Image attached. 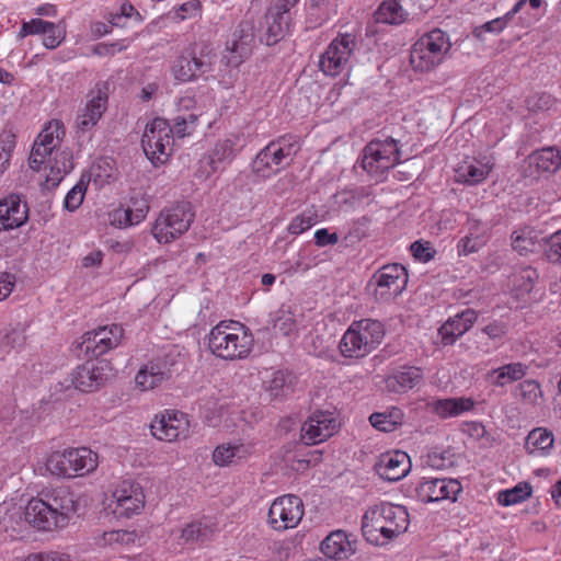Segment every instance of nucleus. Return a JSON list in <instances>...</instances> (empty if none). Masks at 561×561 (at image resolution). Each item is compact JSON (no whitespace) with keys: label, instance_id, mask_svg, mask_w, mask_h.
Masks as SVG:
<instances>
[{"label":"nucleus","instance_id":"nucleus-23","mask_svg":"<svg viewBox=\"0 0 561 561\" xmlns=\"http://www.w3.org/2000/svg\"><path fill=\"white\" fill-rule=\"evenodd\" d=\"M28 220V206L18 194L0 201V231L22 227Z\"/></svg>","mask_w":561,"mask_h":561},{"label":"nucleus","instance_id":"nucleus-17","mask_svg":"<svg viewBox=\"0 0 561 561\" xmlns=\"http://www.w3.org/2000/svg\"><path fill=\"white\" fill-rule=\"evenodd\" d=\"M337 428L333 413L316 411L304 422L300 430V440L304 445H317L331 437Z\"/></svg>","mask_w":561,"mask_h":561},{"label":"nucleus","instance_id":"nucleus-33","mask_svg":"<svg viewBox=\"0 0 561 561\" xmlns=\"http://www.w3.org/2000/svg\"><path fill=\"white\" fill-rule=\"evenodd\" d=\"M250 447L244 444H221L213 453V460L218 466L238 463L250 455Z\"/></svg>","mask_w":561,"mask_h":561},{"label":"nucleus","instance_id":"nucleus-9","mask_svg":"<svg viewBox=\"0 0 561 561\" xmlns=\"http://www.w3.org/2000/svg\"><path fill=\"white\" fill-rule=\"evenodd\" d=\"M400 156L396 139H374L363 150L362 168L371 175H383L400 162Z\"/></svg>","mask_w":561,"mask_h":561},{"label":"nucleus","instance_id":"nucleus-34","mask_svg":"<svg viewBox=\"0 0 561 561\" xmlns=\"http://www.w3.org/2000/svg\"><path fill=\"white\" fill-rule=\"evenodd\" d=\"M554 436L551 431L537 427L530 431L526 437L525 449L528 454L546 455L553 447Z\"/></svg>","mask_w":561,"mask_h":561},{"label":"nucleus","instance_id":"nucleus-32","mask_svg":"<svg viewBox=\"0 0 561 561\" xmlns=\"http://www.w3.org/2000/svg\"><path fill=\"white\" fill-rule=\"evenodd\" d=\"M26 523V510L16 504L0 505V528L13 536Z\"/></svg>","mask_w":561,"mask_h":561},{"label":"nucleus","instance_id":"nucleus-4","mask_svg":"<svg viewBox=\"0 0 561 561\" xmlns=\"http://www.w3.org/2000/svg\"><path fill=\"white\" fill-rule=\"evenodd\" d=\"M217 53L210 44L194 43L184 48L174 59L171 72L180 83L205 80L214 71L217 62Z\"/></svg>","mask_w":561,"mask_h":561},{"label":"nucleus","instance_id":"nucleus-52","mask_svg":"<svg viewBox=\"0 0 561 561\" xmlns=\"http://www.w3.org/2000/svg\"><path fill=\"white\" fill-rule=\"evenodd\" d=\"M53 126L51 124L45 128L36 138L35 142L39 147H51V150L57 147V144L59 142V134H65V130L60 126V123L58 121L55 122V131L51 130Z\"/></svg>","mask_w":561,"mask_h":561},{"label":"nucleus","instance_id":"nucleus-28","mask_svg":"<svg viewBox=\"0 0 561 561\" xmlns=\"http://www.w3.org/2000/svg\"><path fill=\"white\" fill-rule=\"evenodd\" d=\"M422 380V371L417 367L403 366L393 370L386 379L385 387L389 392L404 393L413 389Z\"/></svg>","mask_w":561,"mask_h":561},{"label":"nucleus","instance_id":"nucleus-63","mask_svg":"<svg viewBox=\"0 0 561 561\" xmlns=\"http://www.w3.org/2000/svg\"><path fill=\"white\" fill-rule=\"evenodd\" d=\"M44 35L43 44L48 49L58 47L64 41V34L61 28L54 23V30L48 31Z\"/></svg>","mask_w":561,"mask_h":561},{"label":"nucleus","instance_id":"nucleus-5","mask_svg":"<svg viewBox=\"0 0 561 561\" xmlns=\"http://www.w3.org/2000/svg\"><path fill=\"white\" fill-rule=\"evenodd\" d=\"M385 333V327L378 320L354 321L343 334L339 350L346 358H363L381 344Z\"/></svg>","mask_w":561,"mask_h":561},{"label":"nucleus","instance_id":"nucleus-16","mask_svg":"<svg viewBox=\"0 0 561 561\" xmlns=\"http://www.w3.org/2000/svg\"><path fill=\"white\" fill-rule=\"evenodd\" d=\"M115 507L113 513L116 517L129 518L139 514L145 506V494L139 483L131 480H124L113 492Z\"/></svg>","mask_w":561,"mask_h":561},{"label":"nucleus","instance_id":"nucleus-31","mask_svg":"<svg viewBox=\"0 0 561 561\" xmlns=\"http://www.w3.org/2000/svg\"><path fill=\"white\" fill-rule=\"evenodd\" d=\"M492 168L493 162L489 158L473 159L470 162H465L457 172L462 182L477 185L486 179Z\"/></svg>","mask_w":561,"mask_h":561},{"label":"nucleus","instance_id":"nucleus-24","mask_svg":"<svg viewBox=\"0 0 561 561\" xmlns=\"http://www.w3.org/2000/svg\"><path fill=\"white\" fill-rule=\"evenodd\" d=\"M411 469V460L404 451L387 453L379 457L375 465L377 474L387 481H399Z\"/></svg>","mask_w":561,"mask_h":561},{"label":"nucleus","instance_id":"nucleus-54","mask_svg":"<svg viewBox=\"0 0 561 561\" xmlns=\"http://www.w3.org/2000/svg\"><path fill=\"white\" fill-rule=\"evenodd\" d=\"M131 207L125 210L126 222L128 225H136L144 220L149 210L147 201H136L134 197L130 198Z\"/></svg>","mask_w":561,"mask_h":561},{"label":"nucleus","instance_id":"nucleus-12","mask_svg":"<svg viewBox=\"0 0 561 561\" xmlns=\"http://www.w3.org/2000/svg\"><path fill=\"white\" fill-rule=\"evenodd\" d=\"M409 275L399 263L380 267L371 277L368 287L374 286V296L379 301H390L399 296L408 284Z\"/></svg>","mask_w":561,"mask_h":561},{"label":"nucleus","instance_id":"nucleus-14","mask_svg":"<svg viewBox=\"0 0 561 561\" xmlns=\"http://www.w3.org/2000/svg\"><path fill=\"white\" fill-rule=\"evenodd\" d=\"M304 504L299 496L283 495L274 500L268 511V523L275 530L294 528L301 520Z\"/></svg>","mask_w":561,"mask_h":561},{"label":"nucleus","instance_id":"nucleus-57","mask_svg":"<svg viewBox=\"0 0 561 561\" xmlns=\"http://www.w3.org/2000/svg\"><path fill=\"white\" fill-rule=\"evenodd\" d=\"M316 224V219L310 213H302L296 216L288 226V232L291 234H300L310 229Z\"/></svg>","mask_w":561,"mask_h":561},{"label":"nucleus","instance_id":"nucleus-19","mask_svg":"<svg viewBox=\"0 0 561 561\" xmlns=\"http://www.w3.org/2000/svg\"><path fill=\"white\" fill-rule=\"evenodd\" d=\"M254 44V25L249 21L241 22L227 42L228 65L240 66L252 54Z\"/></svg>","mask_w":561,"mask_h":561},{"label":"nucleus","instance_id":"nucleus-11","mask_svg":"<svg viewBox=\"0 0 561 561\" xmlns=\"http://www.w3.org/2000/svg\"><path fill=\"white\" fill-rule=\"evenodd\" d=\"M295 154V145L286 137H279L259 151L252 162V171L259 176L268 178L283 165H288Z\"/></svg>","mask_w":561,"mask_h":561},{"label":"nucleus","instance_id":"nucleus-39","mask_svg":"<svg viewBox=\"0 0 561 561\" xmlns=\"http://www.w3.org/2000/svg\"><path fill=\"white\" fill-rule=\"evenodd\" d=\"M370 424L378 431L390 433L398 428L403 421V412L399 408H392L389 412H376L369 416Z\"/></svg>","mask_w":561,"mask_h":561},{"label":"nucleus","instance_id":"nucleus-48","mask_svg":"<svg viewBox=\"0 0 561 561\" xmlns=\"http://www.w3.org/2000/svg\"><path fill=\"white\" fill-rule=\"evenodd\" d=\"M321 451L320 450H312L309 451L308 455H301L299 451H297L293 458L288 459L289 467L297 471V472H304L307 469H309L311 466L317 465L321 460Z\"/></svg>","mask_w":561,"mask_h":561},{"label":"nucleus","instance_id":"nucleus-22","mask_svg":"<svg viewBox=\"0 0 561 561\" xmlns=\"http://www.w3.org/2000/svg\"><path fill=\"white\" fill-rule=\"evenodd\" d=\"M92 98L84 108L77 116V127L82 133L92 129L101 119L107 107V85L106 83L98 84L95 90L91 92Z\"/></svg>","mask_w":561,"mask_h":561},{"label":"nucleus","instance_id":"nucleus-29","mask_svg":"<svg viewBox=\"0 0 561 561\" xmlns=\"http://www.w3.org/2000/svg\"><path fill=\"white\" fill-rule=\"evenodd\" d=\"M320 549L324 557L339 561L356 551L352 546L350 536L343 530L330 533L321 542Z\"/></svg>","mask_w":561,"mask_h":561},{"label":"nucleus","instance_id":"nucleus-38","mask_svg":"<svg viewBox=\"0 0 561 561\" xmlns=\"http://www.w3.org/2000/svg\"><path fill=\"white\" fill-rule=\"evenodd\" d=\"M215 524L209 522H192L182 529L181 539L186 543L205 542L210 539L215 533Z\"/></svg>","mask_w":561,"mask_h":561},{"label":"nucleus","instance_id":"nucleus-49","mask_svg":"<svg viewBox=\"0 0 561 561\" xmlns=\"http://www.w3.org/2000/svg\"><path fill=\"white\" fill-rule=\"evenodd\" d=\"M15 147V135L4 130L0 134V173L9 167L12 151Z\"/></svg>","mask_w":561,"mask_h":561},{"label":"nucleus","instance_id":"nucleus-35","mask_svg":"<svg viewBox=\"0 0 561 561\" xmlns=\"http://www.w3.org/2000/svg\"><path fill=\"white\" fill-rule=\"evenodd\" d=\"M295 377L285 370L273 373L272 378L266 382V391L274 400H282L294 391Z\"/></svg>","mask_w":561,"mask_h":561},{"label":"nucleus","instance_id":"nucleus-47","mask_svg":"<svg viewBox=\"0 0 561 561\" xmlns=\"http://www.w3.org/2000/svg\"><path fill=\"white\" fill-rule=\"evenodd\" d=\"M140 535L136 530H111L103 533V545L113 546L115 543L122 546H131L140 540Z\"/></svg>","mask_w":561,"mask_h":561},{"label":"nucleus","instance_id":"nucleus-56","mask_svg":"<svg viewBox=\"0 0 561 561\" xmlns=\"http://www.w3.org/2000/svg\"><path fill=\"white\" fill-rule=\"evenodd\" d=\"M540 394V385L536 380H524L516 388V396H519L528 403L536 402Z\"/></svg>","mask_w":561,"mask_h":561},{"label":"nucleus","instance_id":"nucleus-45","mask_svg":"<svg viewBox=\"0 0 561 561\" xmlns=\"http://www.w3.org/2000/svg\"><path fill=\"white\" fill-rule=\"evenodd\" d=\"M531 485L528 482H519L513 489L499 492L497 502L503 506L520 503L531 495Z\"/></svg>","mask_w":561,"mask_h":561},{"label":"nucleus","instance_id":"nucleus-15","mask_svg":"<svg viewBox=\"0 0 561 561\" xmlns=\"http://www.w3.org/2000/svg\"><path fill=\"white\" fill-rule=\"evenodd\" d=\"M114 376L107 360H88L72 373V385L82 392H94Z\"/></svg>","mask_w":561,"mask_h":561},{"label":"nucleus","instance_id":"nucleus-1","mask_svg":"<svg viewBox=\"0 0 561 561\" xmlns=\"http://www.w3.org/2000/svg\"><path fill=\"white\" fill-rule=\"evenodd\" d=\"M197 122L198 116L193 113L176 116L173 118L172 126L165 118H154L147 124L141 137L146 157L153 165L167 162L173 151L174 135L180 138L191 135L195 130Z\"/></svg>","mask_w":561,"mask_h":561},{"label":"nucleus","instance_id":"nucleus-61","mask_svg":"<svg viewBox=\"0 0 561 561\" xmlns=\"http://www.w3.org/2000/svg\"><path fill=\"white\" fill-rule=\"evenodd\" d=\"M481 247V241L478 237L466 236L461 238L458 242V253L459 255H468L473 252H477Z\"/></svg>","mask_w":561,"mask_h":561},{"label":"nucleus","instance_id":"nucleus-13","mask_svg":"<svg viewBox=\"0 0 561 561\" xmlns=\"http://www.w3.org/2000/svg\"><path fill=\"white\" fill-rule=\"evenodd\" d=\"M123 335L124 329L119 324L99 328L98 330L84 333L77 347L80 354L98 358L117 347L122 342Z\"/></svg>","mask_w":561,"mask_h":561},{"label":"nucleus","instance_id":"nucleus-7","mask_svg":"<svg viewBox=\"0 0 561 561\" xmlns=\"http://www.w3.org/2000/svg\"><path fill=\"white\" fill-rule=\"evenodd\" d=\"M96 467L98 454L87 447L53 453L46 461V468L51 474L64 478L85 476Z\"/></svg>","mask_w":561,"mask_h":561},{"label":"nucleus","instance_id":"nucleus-58","mask_svg":"<svg viewBox=\"0 0 561 561\" xmlns=\"http://www.w3.org/2000/svg\"><path fill=\"white\" fill-rule=\"evenodd\" d=\"M410 250L416 260L424 263L431 261L435 254V250L430 247L428 242L415 241L411 244Z\"/></svg>","mask_w":561,"mask_h":561},{"label":"nucleus","instance_id":"nucleus-18","mask_svg":"<svg viewBox=\"0 0 561 561\" xmlns=\"http://www.w3.org/2000/svg\"><path fill=\"white\" fill-rule=\"evenodd\" d=\"M417 499L423 503L450 500L455 502L462 491L461 483L456 479L430 478L423 479L415 489Z\"/></svg>","mask_w":561,"mask_h":561},{"label":"nucleus","instance_id":"nucleus-60","mask_svg":"<svg viewBox=\"0 0 561 561\" xmlns=\"http://www.w3.org/2000/svg\"><path fill=\"white\" fill-rule=\"evenodd\" d=\"M168 422H172V427H176L175 432H179V438L180 437H186L187 435V425L188 422L184 417L183 413L176 412V411H167Z\"/></svg>","mask_w":561,"mask_h":561},{"label":"nucleus","instance_id":"nucleus-21","mask_svg":"<svg viewBox=\"0 0 561 561\" xmlns=\"http://www.w3.org/2000/svg\"><path fill=\"white\" fill-rule=\"evenodd\" d=\"M291 26L293 16L270 7L264 15L259 39L266 46L276 45L289 34Z\"/></svg>","mask_w":561,"mask_h":561},{"label":"nucleus","instance_id":"nucleus-55","mask_svg":"<svg viewBox=\"0 0 561 561\" xmlns=\"http://www.w3.org/2000/svg\"><path fill=\"white\" fill-rule=\"evenodd\" d=\"M54 30V23L44 21L42 19H32L28 22H23L19 36L25 37L34 34H46L48 31Z\"/></svg>","mask_w":561,"mask_h":561},{"label":"nucleus","instance_id":"nucleus-50","mask_svg":"<svg viewBox=\"0 0 561 561\" xmlns=\"http://www.w3.org/2000/svg\"><path fill=\"white\" fill-rule=\"evenodd\" d=\"M273 327L282 334L290 335L296 330V321L291 311L280 308L275 314Z\"/></svg>","mask_w":561,"mask_h":561},{"label":"nucleus","instance_id":"nucleus-51","mask_svg":"<svg viewBox=\"0 0 561 561\" xmlns=\"http://www.w3.org/2000/svg\"><path fill=\"white\" fill-rule=\"evenodd\" d=\"M545 256L550 263L561 265V229L545 240Z\"/></svg>","mask_w":561,"mask_h":561},{"label":"nucleus","instance_id":"nucleus-30","mask_svg":"<svg viewBox=\"0 0 561 561\" xmlns=\"http://www.w3.org/2000/svg\"><path fill=\"white\" fill-rule=\"evenodd\" d=\"M539 279V274L536 268L531 266H522L515 271L512 278L513 297L518 301L527 302L530 293L533 291L536 283Z\"/></svg>","mask_w":561,"mask_h":561},{"label":"nucleus","instance_id":"nucleus-20","mask_svg":"<svg viewBox=\"0 0 561 561\" xmlns=\"http://www.w3.org/2000/svg\"><path fill=\"white\" fill-rule=\"evenodd\" d=\"M54 515H57L65 527L70 517L78 510V501L75 493L67 486H58L51 490L41 492L38 496Z\"/></svg>","mask_w":561,"mask_h":561},{"label":"nucleus","instance_id":"nucleus-8","mask_svg":"<svg viewBox=\"0 0 561 561\" xmlns=\"http://www.w3.org/2000/svg\"><path fill=\"white\" fill-rule=\"evenodd\" d=\"M193 219L191 204L181 202L160 213L152 227V234L159 243H169L186 232Z\"/></svg>","mask_w":561,"mask_h":561},{"label":"nucleus","instance_id":"nucleus-25","mask_svg":"<svg viewBox=\"0 0 561 561\" xmlns=\"http://www.w3.org/2000/svg\"><path fill=\"white\" fill-rule=\"evenodd\" d=\"M477 319V312L470 308L449 318L438 330L442 344L444 346L453 345L458 337L470 330Z\"/></svg>","mask_w":561,"mask_h":561},{"label":"nucleus","instance_id":"nucleus-3","mask_svg":"<svg viewBox=\"0 0 561 561\" xmlns=\"http://www.w3.org/2000/svg\"><path fill=\"white\" fill-rule=\"evenodd\" d=\"M253 336L248 328L239 322H219L209 333L208 347L219 358L243 359L253 348Z\"/></svg>","mask_w":561,"mask_h":561},{"label":"nucleus","instance_id":"nucleus-27","mask_svg":"<svg viewBox=\"0 0 561 561\" xmlns=\"http://www.w3.org/2000/svg\"><path fill=\"white\" fill-rule=\"evenodd\" d=\"M171 375L172 373L167 360H151L137 373L135 382L137 387L146 391L160 386L163 381L168 380Z\"/></svg>","mask_w":561,"mask_h":561},{"label":"nucleus","instance_id":"nucleus-37","mask_svg":"<svg viewBox=\"0 0 561 561\" xmlns=\"http://www.w3.org/2000/svg\"><path fill=\"white\" fill-rule=\"evenodd\" d=\"M474 407V401L470 398H448L437 400L434 403V411L440 417H451L470 411Z\"/></svg>","mask_w":561,"mask_h":561},{"label":"nucleus","instance_id":"nucleus-43","mask_svg":"<svg viewBox=\"0 0 561 561\" xmlns=\"http://www.w3.org/2000/svg\"><path fill=\"white\" fill-rule=\"evenodd\" d=\"M524 5H525V0H519L513 7V9L510 12H507L504 16L496 18L492 21H489V22L482 24L479 27H476L473 30V35L478 38H481V35L483 32L499 34L500 32H502L504 30V27L506 26L507 22L512 19V16L514 14L518 13Z\"/></svg>","mask_w":561,"mask_h":561},{"label":"nucleus","instance_id":"nucleus-6","mask_svg":"<svg viewBox=\"0 0 561 561\" xmlns=\"http://www.w3.org/2000/svg\"><path fill=\"white\" fill-rule=\"evenodd\" d=\"M450 46L448 35L439 28H434L413 44L410 62L414 70L428 71L443 61Z\"/></svg>","mask_w":561,"mask_h":561},{"label":"nucleus","instance_id":"nucleus-40","mask_svg":"<svg viewBox=\"0 0 561 561\" xmlns=\"http://www.w3.org/2000/svg\"><path fill=\"white\" fill-rule=\"evenodd\" d=\"M50 174L47 181L57 185L65 174L73 169L72 153L70 150L57 151L50 161Z\"/></svg>","mask_w":561,"mask_h":561},{"label":"nucleus","instance_id":"nucleus-26","mask_svg":"<svg viewBox=\"0 0 561 561\" xmlns=\"http://www.w3.org/2000/svg\"><path fill=\"white\" fill-rule=\"evenodd\" d=\"M25 510L26 523L38 530L48 531L61 527L57 515H54L39 497L30 500Z\"/></svg>","mask_w":561,"mask_h":561},{"label":"nucleus","instance_id":"nucleus-53","mask_svg":"<svg viewBox=\"0 0 561 561\" xmlns=\"http://www.w3.org/2000/svg\"><path fill=\"white\" fill-rule=\"evenodd\" d=\"M87 191V184L83 179H81L66 195L64 201V206L69 211H75L78 209L84 198V194Z\"/></svg>","mask_w":561,"mask_h":561},{"label":"nucleus","instance_id":"nucleus-64","mask_svg":"<svg viewBox=\"0 0 561 561\" xmlns=\"http://www.w3.org/2000/svg\"><path fill=\"white\" fill-rule=\"evenodd\" d=\"M14 276L9 273L0 274V300L5 299L12 291L14 286Z\"/></svg>","mask_w":561,"mask_h":561},{"label":"nucleus","instance_id":"nucleus-41","mask_svg":"<svg viewBox=\"0 0 561 561\" xmlns=\"http://www.w3.org/2000/svg\"><path fill=\"white\" fill-rule=\"evenodd\" d=\"M375 15L377 22L399 24L405 19V11L398 0H387L379 5Z\"/></svg>","mask_w":561,"mask_h":561},{"label":"nucleus","instance_id":"nucleus-10","mask_svg":"<svg viewBox=\"0 0 561 561\" xmlns=\"http://www.w3.org/2000/svg\"><path fill=\"white\" fill-rule=\"evenodd\" d=\"M358 48L357 36L353 33H339L320 55L319 68L325 75L335 77L346 69Z\"/></svg>","mask_w":561,"mask_h":561},{"label":"nucleus","instance_id":"nucleus-2","mask_svg":"<svg viewBox=\"0 0 561 561\" xmlns=\"http://www.w3.org/2000/svg\"><path fill=\"white\" fill-rule=\"evenodd\" d=\"M409 513L402 505L382 502L370 506L362 518V534L367 542L383 546L407 531Z\"/></svg>","mask_w":561,"mask_h":561},{"label":"nucleus","instance_id":"nucleus-46","mask_svg":"<svg viewBox=\"0 0 561 561\" xmlns=\"http://www.w3.org/2000/svg\"><path fill=\"white\" fill-rule=\"evenodd\" d=\"M167 419V412L160 417L157 416L150 425V431L160 440L174 442L179 439V432H175L176 427H172V422H168Z\"/></svg>","mask_w":561,"mask_h":561},{"label":"nucleus","instance_id":"nucleus-44","mask_svg":"<svg viewBox=\"0 0 561 561\" xmlns=\"http://www.w3.org/2000/svg\"><path fill=\"white\" fill-rule=\"evenodd\" d=\"M531 159L537 165L538 170L543 172H554L561 165V156L554 148H543L533 154Z\"/></svg>","mask_w":561,"mask_h":561},{"label":"nucleus","instance_id":"nucleus-59","mask_svg":"<svg viewBox=\"0 0 561 561\" xmlns=\"http://www.w3.org/2000/svg\"><path fill=\"white\" fill-rule=\"evenodd\" d=\"M125 39L114 43H99L93 47V53L98 56H113L117 51H123L127 48Z\"/></svg>","mask_w":561,"mask_h":561},{"label":"nucleus","instance_id":"nucleus-42","mask_svg":"<svg viewBox=\"0 0 561 561\" xmlns=\"http://www.w3.org/2000/svg\"><path fill=\"white\" fill-rule=\"evenodd\" d=\"M234 158V142L231 139L218 141L209 154L211 171H217L224 162H230Z\"/></svg>","mask_w":561,"mask_h":561},{"label":"nucleus","instance_id":"nucleus-36","mask_svg":"<svg viewBox=\"0 0 561 561\" xmlns=\"http://www.w3.org/2000/svg\"><path fill=\"white\" fill-rule=\"evenodd\" d=\"M529 369V366L520 362L505 364L490 373L494 377L493 383L497 387H504L508 382L523 379Z\"/></svg>","mask_w":561,"mask_h":561},{"label":"nucleus","instance_id":"nucleus-62","mask_svg":"<svg viewBox=\"0 0 561 561\" xmlns=\"http://www.w3.org/2000/svg\"><path fill=\"white\" fill-rule=\"evenodd\" d=\"M314 242L318 247L334 245L339 242V236L327 228H321L314 232Z\"/></svg>","mask_w":561,"mask_h":561}]
</instances>
